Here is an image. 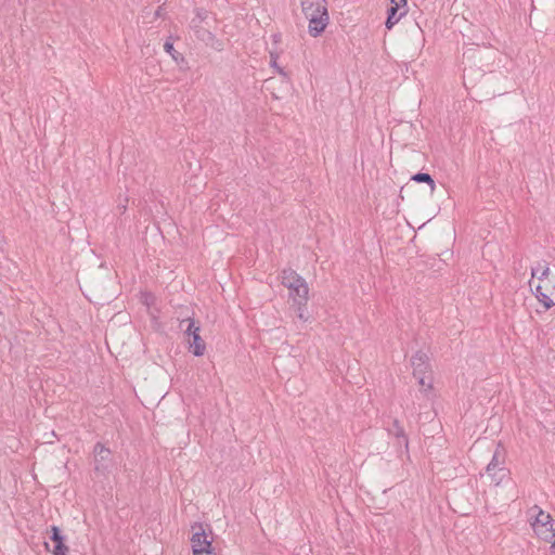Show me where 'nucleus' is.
Segmentation results:
<instances>
[{"mask_svg":"<svg viewBox=\"0 0 555 555\" xmlns=\"http://www.w3.org/2000/svg\"><path fill=\"white\" fill-rule=\"evenodd\" d=\"M413 375L423 387L431 388V378L426 376L429 371L428 356L423 351H417L411 359Z\"/></svg>","mask_w":555,"mask_h":555,"instance_id":"nucleus-1","label":"nucleus"},{"mask_svg":"<svg viewBox=\"0 0 555 555\" xmlns=\"http://www.w3.org/2000/svg\"><path fill=\"white\" fill-rule=\"evenodd\" d=\"M309 21L308 31L312 37L320 36L328 24V13L326 8L305 14Z\"/></svg>","mask_w":555,"mask_h":555,"instance_id":"nucleus-2","label":"nucleus"},{"mask_svg":"<svg viewBox=\"0 0 555 555\" xmlns=\"http://www.w3.org/2000/svg\"><path fill=\"white\" fill-rule=\"evenodd\" d=\"M204 23H196V27H190L196 38L203 41L206 46L221 51L223 49V43L211 33L208 28L204 27Z\"/></svg>","mask_w":555,"mask_h":555,"instance_id":"nucleus-3","label":"nucleus"},{"mask_svg":"<svg viewBox=\"0 0 555 555\" xmlns=\"http://www.w3.org/2000/svg\"><path fill=\"white\" fill-rule=\"evenodd\" d=\"M289 298L296 306H306L309 298V287L305 280L288 286Z\"/></svg>","mask_w":555,"mask_h":555,"instance_id":"nucleus-4","label":"nucleus"},{"mask_svg":"<svg viewBox=\"0 0 555 555\" xmlns=\"http://www.w3.org/2000/svg\"><path fill=\"white\" fill-rule=\"evenodd\" d=\"M406 0H391V5L387 9L386 27L391 29L400 18L405 15L406 11L399 12L401 5H405Z\"/></svg>","mask_w":555,"mask_h":555,"instance_id":"nucleus-5","label":"nucleus"},{"mask_svg":"<svg viewBox=\"0 0 555 555\" xmlns=\"http://www.w3.org/2000/svg\"><path fill=\"white\" fill-rule=\"evenodd\" d=\"M93 452L95 455L94 470L96 473H105L107 470V465L104 462L108 460L111 454L109 449L101 442H98L94 446Z\"/></svg>","mask_w":555,"mask_h":555,"instance_id":"nucleus-6","label":"nucleus"},{"mask_svg":"<svg viewBox=\"0 0 555 555\" xmlns=\"http://www.w3.org/2000/svg\"><path fill=\"white\" fill-rule=\"evenodd\" d=\"M192 550L195 553V548L201 550L202 552H209L212 550L211 541L208 540L205 530L199 526V531L193 533L191 538Z\"/></svg>","mask_w":555,"mask_h":555,"instance_id":"nucleus-7","label":"nucleus"},{"mask_svg":"<svg viewBox=\"0 0 555 555\" xmlns=\"http://www.w3.org/2000/svg\"><path fill=\"white\" fill-rule=\"evenodd\" d=\"M388 435L397 439L399 446H403L405 450L409 448V439L405 435L404 428L398 420H393L392 425L387 428Z\"/></svg>","mask_w":555,"mask_h":555,"instance_id":"nucleus-8","label":"nucleus"},{"mask_svg":"<svg viewBox=\"0 0 555 555\" xmlns=\"http://www.w3.org/2000/svg\"><path fill=\"white\" fill-rule=\"evenodd\" d=\"M546 285H538L535 287L534 295L538 300L544 306L545 309H550L555 306V293L552 292L550 295L544 292Z\"/></svg>","mask_w":555,"mask_h":555,"instance_id":"nucleus-9","label":"nucleus"},{"mask_svg":"<svg viewBox=\"0 0 555 555\" xmlns=\"http://www.w3.org/2000/svg\"><path fill=\"white\" fill-rule=\"evenodd\" d=\"M533 530L540 539L546 542H551L555 538L554 521H551L550 525H533Z\"/></svg>","mask_w":555,"mask_h":555,"instance_id":"nucleus-10","label":"nucleus"},{"mask_svg":"<svg viewBox=\"0 0 555 555\" xmlns=\"http://www.w3.org/2000/svg\"><path fill=\"white\" fill-rule=\"evenodd\" d=\"M530 515L534 517L533 525H550L553 521L552 516L548 513L542 511L538 505H534L529 511Z\"/></svg>","mask_w":555,"mask_h":555,"instance_id":"nucleus-11","label":"nucleus"},{"mask_svg":"<svg viewBox=\"0 0 555 555\" xmlns=\"http://www.w3.org/2000/svg\"><path fill=\"white\" fill-rule=\"evenodd\" d=\"M189 349L195 357H202L205 353L206 345L199 334L189 338Z\"/></svg>","mask_w":555,"mask_h":555,"instance_id":"nucleus-12","label":"nucleus"},{"mask_svg":"<svg viewBox=\"0 0 555 555\" xmlns=\"http://www.w3.org/2000/svg\"><path fill=\"white\" fill-rule=\"evenodd\" d=\"M302 280L305 279L291 268L284 269L281 273V282L286 288Z\"/></svg>","mask_w":555,"mask_h":555,"instance_id":"nucleus-13","label":"nucleus"},{"mask_svg":"<svg viewBox=\"0 0 555 555\" xmlns=\"http://www.w3.org/2000/svg\"><path fill=\"white\" fill-rule=\"evenodd\" d=\"M326 8L325 0H301V9L304 14L312 13L313 11Z\"/></svg>","mask_w":555,"mask_h":555,"instance_id":"nucleus-14","label":"nucleus"},{"mask_svg":"<svg viewBox=\"0 0 555 555\" xmlns=\"http://www.w3.org/2000/svg\"><path fill=\"white\" fill-rule=\"evenodd\" d=\"M500 447L496 448L495 452L493 453V456L490 461V463L487 465L486 467V472L489 476L493 477L495 476L496 472L498 470H502L503 468L501 467L502 465V461H500V450H499Z\"/></svg>","mask_w":555,"mask_h":555,"instance_id":"nucleus-15","label":"nucleus"},{"mask_svg":"<svg viewBox=\"0 0 555 555\" xmlns=\"http://www.w3.org/2000/svg\"><path fill=\"white\" fill-rule=\"evenodd\" d=\"M194 17L190 22V27H196V23L207 24V20L209 18V12L205 9L197 8L194 10Z\"/></svg>","mask_w":555,"mask_h":555,"instance_id":"nucleus-16","label":"nucleus"},{"mask_svg":"<svg viewBox=\"0 0 555 555\" xmlns=\"http://www.w3.org/2000/svg\"><path fill=\"white\" fill-rule=\"evenodd\" d=\"M411 179L417 183H427L430 186L431 192L436 189L435 180L429 173L417 172Z\"/></svg>","mask_w":555,"mask_h":555,"instance_id":"nucleus-17","label":"nucleus"},{"mask_svg":"<svg viewBox=\"0 0 555 555\" xmlns=\"http://www.w3.org/2000/svg\"><path fill=\"white\" fill-rule=\"evenodd\" d=\"M550 273V268L546 262L539 263L537 268L532 269V276H537L539 280H544Z\"/></svg>","mask_w":555,"mask_h":555,"instance_id":"nucleus-18","label":"nucleus"},{"mask_svg":"<svg viewBox=\"0 0 555 555\" xmlns=\"http://www.w3.org/2000/svg\"><path fill=\"white\" fill-rule=\"evenodd\" d=\"M184 322H188V326H186L184 333L189 336V338L193 337V335H195V334H199L201 328H199V326L195 325L194 319L189 318L186 320H182L181 325Z\"/></svg>","mask_w":555,"mask_h":555,"instance_id":"nucleus-19","label":"nucleus"},{"mask_svg":"<svg viewBox=\"0 0 555 555\" xmlns=\"http://www.w3.org/2000/svg\"><path fill=\"white\" fill-rule=\"evenodd\" d=\"M164 49L165 51L171 55V57L178 62L179 60H183V56L181 53H179L178 51L175 50L173 48V43L169 40H167L164 44Z\"/></svg>","mask_w":555,"mask_h":555,"instance_id":"nucleus-20","label":"nucleus"},{"mask_svg":"<svg viewBox=\"0 0 555 555\" xmlns=\"http://www.w3.org/2000/svg\"><path fill=\"white\" fill-rule=\"evenodd\" d=\"M278 59H279V55L278 53L273 52V51H270V65L271 67H273L280 75H283L285 76V72L282 67L279 66L278 64Z\"/></svg>","mask_w":555,"mask_h":555,"instance_id":"nucleus-21","label":"nucleus"},{"mask_svg":"<svg viewBox=\"0 0 555 555\" xmlns=\"http://www.w3.org/2000/svg\"><path fill=\"white\" fill-rule=\"evenodd\" d=\"M51 540L55 542V544L60 543V542H64V537L62 535L61 533V530L59 527L56 526H52L51 527Z\"/></svg>","mask_w":555,"mask_h":555,"instance_id":"nucleus-22","label":"nucleus"},{"mask_svg":"<svg viewBox=\"0 0 555 555\" xmlns=\"http://www.w3.org/2000/svg\"><path fill=\"white\" fill-rule=\"evenodd\" d=\"M68 547L64 544V542H60L54 545L53 555H66Z\"/></svg>","mask_w":555,"mask_h":555,"instance_id":"nucleus-23","label":"nucleus"},{"mask_svg":"<svg viewBox=\"0 0 555 555\" xmlns=\"http://www.w3.org/2000/svg\"><path fill=\"white\" fill-rule=\"evenodd\" d=\"M306 306H297V317L302 320V321H307L308 318L305 315V311H304V308Z\"/></svg>","mask_w":555,"mask_h":555,"instance_id":"nucleus-24","label":"nucleus"},{"mask_svg":"<svg viewBox=\"0 0 555 555\" xmlns=\"http://www.w3.org/2000/svg\"><path fill=\"white\" fill-rule=\"evenodd\" d=\"M193 555H214V553L212 550L209 552H202L201 550L195 548V553H193Z\"/></svg>","mask_w":555,"mask_h":555,"instance_id":"nucleus-25","label":"nucleus"},{"mask_svg":"<svg viewBox=\"0 0 555 555\" xmlns=\"http://www.w3.org/2000/svg\"><path fill=\"white\" fill-rule=\"evenodd\" d=\"M118 209H119V211H120L121 214L126 211V209H127V199H125V203H124V204H119V205H118Z\"/></svg>","mask_w":555,"mask_h":555,"instance_id":"nucleus-26","label":"nucleus"},{"mask_svg":"<svg viewBox=\"0 0 555 555\" xmlns=\"http://www.w3.org/2000/svg\"><path fill=\"white\" fill-rule=\"evenodd\" d=\"M272 39L274 43H279L281 41V35L280 34H273Z\"/></svg>","mask_w":555,"mask_h":555,"instance_id":"nucleus-27","label":"nucleus"},{"mask_svg":"<svg viewBox=\"0 0 555 555\" xmlns=\"http://www.w3.org/2000/svg\"><path fill=\"white\" fill-rule=\"evenodd\" d=\"M551 551L555 553V538L552 540Z\"/></svg>","mask_w":555,"mask_h":555,"instance_id":"nucleus-28","label":"nucleus"},{"mask_svg":"<svg viewBox=\"0 0 555 555\" xmlns=\"http://www.w3.org/2000/svg\"><path fill=\"white\" fill-rule=\"evenodd\" d=\"M160 14H162V7H159V8L156 10V12H155V15H156L157 17H158V16H160Z\"/></svg>","mask_w":555,"mask_h":555,"instance_id":"nucleus-29","label":"nucleus"}]
</instances>
